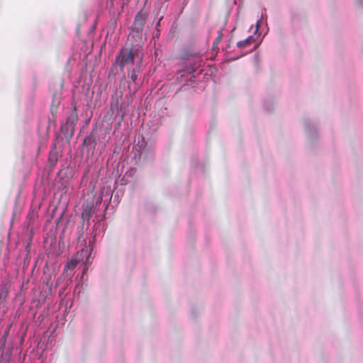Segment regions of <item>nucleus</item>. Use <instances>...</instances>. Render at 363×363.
Listing matches in <instances>:
<instances>
[{
  "mask_svg": "<svg viewBox=\"0 0 363 363\" xmlns=\"http://www.w3.org/2000/svg\"><path fill=\"white\" fill-rule=\"evenodd\" d=\"M93 213V208L91 206H86L82 211V217L84 220L89 221Z\"/></svg>",
  "mask_w": 363,
  "mask_h": 363,
  "instance_id": "39448f33",
  "label": "nucleus"
},
{
  "mask_svg": "<svg viewBox=\"0 0 363 363\" xmlns=\"http://www.w3.org/2000/svg\"><path fill=\"white\" fill-rule=\"evenodd\" d=\"M197 70H198V69H192V72H191V73L193 74V76H194V73H195Z\"/></svg>",
  "mask_w": 363,
  "mask_h": 363,
  "instance_id": "9b49d317",
  "label": "nucleus"
},
{
  "mask_svg": "<svg viewBox=\"0 0 363 363\" xmlns=\"http://www.w3.org/2000/svg\"><path fill=\"white\" fill-rule=\"evenodd\" d=\"M222 38H223L222 31L221 30L218 31V36L214 40L213 44V50H218V45L221 42Z\"/></svg>",
  "mask_w": 363,
  "mask_h": 363,
  "instance_id": "0eeeda50",
  "label": "nucleus"
},
{
  "mask_svg": "<svg viewBox=\"0 0 363 363\" xmlns=\"http://www.w3.org/2000/svg\"><path fill=\"white\" fill-rule=\"evenodd\" d=\"M146 18L147 15L143 11H139L136 14L133 25V33L137 37H141L145 23L146 22Z\"/></svg>",
  "mask_w": 363,
  "mask_h": 363,
  "instance_id": "f03ea898",
  "label": "nucleus"
},
{
  "mask_svg": "<svg viewBox=\"0 0 363 363\" xmlns=\"http://www.w3.org/2000/svg\"><path fill=\"white\" fill-rule=\"evenodd\" d=\"M88 253L89 252L86 249H82L77 252L72 259L65 265V269H74L80 262H84V257L87 256Z\"/></svg>",
  "mask_w": 363,
  "mask_h": 363,
  "instance_id": "7ed1b4c3",
  "label": "nucleus"
},
{
  "mask_svg": "<svg viewBox=\"0 0 363 363\" xmlns=\"http://www.w3.org/2000/svg\"><path fill=\"white\" fill-rule=\"evenodd\" d=\"M255 41L253 36H249L243 40H240L237 43V46L240 48H243L250 45Z\"/></svg>",
  "mask_w": 363,
  "mask_h": 363,
  "instance_id": "423d86ee",
  "label": "nucleus"
},
{
  "mask_svg": "<svg viewBox=\"0 0 363 363\" xmlns=\"http://www.w3.org/2000/svg\"><path fill=\"white\" fill-rule=\"evenodd\" d=\"M143 52L140 47L125 45L116 57V62L120 68L132 66L141 67Z\"/></svg>",
  "mask_w": 363,
  "mask_h": 363,
  "instance_id": "f257e3e1",
  "label": "nucleus"
},
{
  "mask_svg": "<svg viewBox=\"0 0 363 363\" xmlns=\"http://www.w3.org/2000/svg\"><path fill=\"white\" fill-rule=\"evenodd\" d=\"M49 160L52 162V164H54L56 162V158L55 156L50 155L49 157Z\"/></svg>",
  "mask_w": 363,
  "mask_h": 363,
  "instance_id": "9d476101",
  "label": "nucleus"
},
{
  "mask_svg": "<svg viewBox=\"0 0 363 363\" xmlns=\"http://www.w3.org/2000/svg\"><path fill=\"white\" fill-rule=\"evenodd\" d=\"M181 57L184 60H192L194 62V68H199L202 66L201 56L198 54L184 50L181 54Z\"/></svg>",
  "mask_w": 363,
  "mask_h": 363,
  "instance_id": "20e7f679",
  "label": "nucleus"
},
{
  "mask_svg": "<svg viewBox=\"0 0 363 363\" xmlns=\"http://www.w3.org/2000/svg\"><path fill=\"white\" fill-rule=\"evenodd\" d=\"M77 121V114H72L67 121V123H70V126L72 129H74V126L75 125L76 121Z\"/></svg>",
  "mask_w": 363,
  "mask_h": 363,
  "instance_id": "6e6552de",
  "label": "nucleus"
},
{
  "mask_svg": "<svg viewBox=\"0 0 363 363\" xmlns=\"http://www.w3.org/2000/svg\"><path fill=\"white\" fill-rule=\"evenodd\" d=\"M138 73H139V69H132L130 73H128V75L130 77L131 79L133 82H135L137 79Z\"/></svg>",
  "mask_w": 363,
  "mask_h": 363,
  "instance_id": "1a4fd4ad",
  "label": "nucleus"
}]
</instances>
